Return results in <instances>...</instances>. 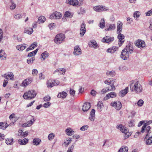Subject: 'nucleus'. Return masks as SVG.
I'll return each mask as SVG.
<instances>
[{"label": "nucleus", "instance_id": "8fccbe9b", "mask_svg": "<svg viewBox=\"0 0 152 152\" xmlns=\"http://www.w3.org/2000/svg\"><path fill=\"white\" fill-rule=\"evenodd\" d=\"M115 75V72L114 71H107L106 72V75L107 76L110 75L111 77H113Z\"/></svg>", "mask_w": 152, "mask_h": 152}, {"label": "nucleus", "instance_id": "49530a36", "mask_svg": "<svg viewBox=\"0 0 152 152\" xmlns=\"http://www.w3.org/2000/svg\"><path fill=\"white\" fill-rule=\"evenodd\" d=\"M38 50V49H37L34 51L29 53L28 54V57H30L35 55L37 52Z\"/></svg>", "mask_w": 152, "mask_h": 152}, {"label": "nucleus", "instance_id": "79ce46f5", "mask_svg": "<svg viewBox=\"0 0 152 152\" xmlns=\"http://www.w3.org/2000/svg\"><path fill=\"white\" fill-rule=\"evenodd\" d=\"M65 69L64 68L58 69H57L55 71H54V73H55L56 72H58L59 73H60V74H61V72H62V74L64 75L65 74Z\"/></svg>", "mask_w": 152, "mask_h": 152}, {"label": "nucleus", "instance_id": "3c124183", "mask_svg": "<svg viewBox=\"0 0 152 152\" xmlns=\"http://www.w3.org/2000/svg\"><path fill=\"white\" fill-rule=\"evenodd\" d=\"M48 53H47L46 51L44 52L42 54L41 57L43 59V60H44L46 57L48 56Z\"/></svg>", "mask_w": 152, "mask_h": 152}, {"label": "nucleus", "instance_id": "7c9ffc66", "mask_svg": "<svg viewBox=\"0 0 152 152\" xmlns=\"http://www.w3.org/2000/svg\"><path fill=\"white\" fill-rule=\"evenodd\" d=\"M118 48L116 47H113L112 48H108L107 50V52L108 53H114L117 49Z\"/></svg>", "mask_w": 152, "mask_h": 152}, {"label": "nucleus", "instance_id": "473e14b6", "mask_svg": "<svg viewBox=\"0 0 152 152\" xmlns=\"http://www.w3.org/2000/svg\"><path fill=\"white\" fill-rule=\"evenodd\" d=\"M4 77L6 79H8L9 78H10L11 80L13 79L14 75L12 72H10V74L7 75L6 74L4 75Z\"/></svg>", "mask_w": 152, "mask_h": 152}, {"label": "nucleus", "instance_id": "c03bdc74", "mask_svg": "<svg viewBox=\"0 0 152 152\" xmlns=\"http://www.w3.org/2000/svg\"><path fill=\"white\" fill-rule=\"evenodd\" d=\"M103 107V104L102 102V101L99 102L97 105V107L98 110L99 111H101L102 108Z\"/></svg>", "mask_w": 152, "mask_h": 152}, {"label": "nucleus", "instance_id": "603ef678", "mask_svg": "<svg viewBox=\"0 0 152 152\" xmlns=\"http://www.w3.org/2000/svg\"><path fill=\"white\" fill-rule=\"evenodd\" d=\"M13 138L11 139H7L6 140V143L8 145H11L13 144Z\"/></svg>", "mask_w": 152, "mask_h": 152}, {"label": "nucleus", "instance_id": "f8f14e48", "mask_svg": "<svg viewBox=\"0 0 152 152\" xmlns=\"http://www.w3.org/2000/svg\"><path fill=\"white\" fill-rule=\"evenodd\" d=\"M114 40V38L113 37H111L109 36H106L103 38L102 41L103 42L107 43L113 41Z\"/></svg>", "mask_w": 152, "mask_h": 152}, {"label": "nucleus", "instance_id": "338daca9", "mask_svg": "<svg viewBox=\"0 0 152 152\" xmlns=\"http://www.w3.org/2000/svg\"><path fill=\"white\" fill-rule=\"evenodd\" d=\"M16 7V5L13 3H12L10 7V8L11 10L14 9Z\"/></svg>", "mask_w": 152, "mask_h": 152}, {"label": "nucleus", "instance_id": "e2e57ef3", "mask_svg": "<svg viewBox=\"0 0 152 152\" xmlns=\"http://www.w3.org/2000/svg\"><path fill=\"white\" fill-rule=\"evenodd\" d=\"M50 99V97L49 96H47L43 98V100L44 101L48 102L49 101Z\"/></svg>", "mask_w": 152, "mask_h": 152}, {"label": "nucleus", "instance_id": "052dcab7", "mask_svg": "<svg viewBox=\"0 0 152 152\" xmlns=\"http://www.w3.org/2000/svg\"><path fill=\"white\" fill-rule=\"evenodd\" d=\"M144 103V102L141 99L139 100L137 102V104L138 106H141Z\"/></svg>", "mask_w": 152, "mask_h": 152}, {"label": "nucleus", "instance_id": "aec40b11", "mask_svg": "<svg viewBox=\"0 0 152 152\" xmlns=\"http://www.w3.org/2000/svg\"><path fill=\"white\" fill-rule=\"evenodd\" d=\"M136 46L138 48H143L145 47V42L142 40H138L136 44Z\"/></svg>", "mask_w": 152, "mask_h": 152}, {"label": "nucleus", "instance_id": "4468645a", "mask_svg": "<svg viewBox=\"0 0 152 152\" xmlns=\"http://www.w3.org/2000/svg\"><path fill=\"white\" fill-rule=\"evenodd\" d=\"M82 53L81 50L79 46H76L74 47L73 53L75 55H79Z\"/></svg>", "mask_w": 152, "mask_h": 152}, {"label": "nucleus", "instance_id": "2f4dec72", "mask_svg": "<svg viewBox=\"0 0 152 152\" xmlns=\"http://www.w3.org/2000/svg\"><path fill=\"white\" fill-rule=\"evenodd\" d=\"M41 142V140L37 138H34L33 141V145H39Z\"/></svg>", "mask_w": 152, "mask_h": 152}, {"label": "nucleus", "instance_id": "4d7b16f0", "mask_svg": "<svg viewBox=\"0 0 152 152\" xmlns=\"http://www.w3.org/2000/svg\"><path fill=\"white\" fill-rule=\"evenodd\" d=\"M22 15L20 14H18L15 15L14 18L17 20H19L22 18Z\"/></svg>", "mask_w": 152, "mask_h": 152}, {"label": "nucleus", "instance_id": "b1692460", "mask_svg": "<svg viewBox=\"0 0 152 152\" xmlns=\"http://www.w3.org/2000/svg\"><path fill=\"white\" fill-rule=\"evenodd\" d=\"M95 110L94 109H92L90 112V116L89 117V119L91 121H94L95 118Z\"/></svg>", "mask_w": 152, "mask_h": 152}, {"label": "nucleus", "instance_id": "4be33fe9", "mask_svg": "<svg viewBox=\"0 0 152 152\" xmlns=\"http://www.w3.org/2000/svg\"><path fill=\"white\" fill-rule=\"evenodd\" d=\"M28 140L27 138H25L24 139L22 140L19 139L18 142L20 145H25L27 144L28 142Z\"/></svg>", "mask_w": 152, "mask_h": 152}, {"label": "nucleus", "instance_id": "72a5a7b5", "mask_svg": "<svg viewBox=\"0 0 152 152\" xmlns=\"http://www.w3.org/2000/svg\"><path fill=\"white\" fill-rule=\"evenodd\" d=\"M37 42H34L33 44H32L28 47L26 49V51H28L29 50L33 49L35 47L37 46Z\"/></svg>", "mask_w": 152, "mask_h": 152}, {"label": "nucleus", "instance_id": "774afa93", "mask_svg": "<svg viewBox=\"0 0 152 152\" xmlns=\"http://www.w3.org/2000/svg\"><path fill=\"white\" fill-rule=\"evenodd\" d=\"M74 146L73 145H72L70 147H69L68 151L66 152H72V150L74 148Z\"/></svg>", "mask_w": 152, "mask_h": 152}, {"label": "nucleus", "instance_id": "bb28decb", "mask_svg": "<svg viewBox=\"0 0 152 152\" xmlns=\"http://www.w3.org/2000/svg\"><path fill=\"white\" fill-rule=\"evenodd\" d=\"M66 134L68 136H71L74 133V131L70 128H67L65 130Z\"/></svg>", "mask_w": 152, "mask_h": 152}, {"label": "nucleus", "instance_id": "bf43d9fd", "mask_svg": "<svg viewBox=\"0 0 152 152\" xmlns=\"http://www.w3.org/2000/svg\"><path fill=\"white\" fill-rule=\"evenodd\" d=\"M38 73V71L37 69H34L32 70V73L33 76L37 75Z\"/></svg>", "mask_w": 152, "mask_h": 152}, {"label": "nucleus", "instance_id": "39448f33", "mask_svg": "<svg viewBox=\"0 0 152 152\" xmlns=\"http://www.w3.org/2000/svg\"><path fill=\"white\" fill-rule=\"evenodd\" d=\"M60 84V82L58 80H50L47 82V86L48 88H50L53 86L58 85Z\"/></svg>", "mask_w": 152, "mask_h": 152}, {"label": "nucleus", "instance_id": "680f3d73", "mask_svg": "<svg viewBox=\"0 0 152 152\" xmlns=\"http://www.w3.org/2000/svg\"><path fill=\"white\" fill-rule=\"evenodd\" d=\"M88 128V126L87 125L83 126L80 128V130L82 131H85Z\"/></svg>", "mask_w": 152, "mask_h": 152}, {"label": "nucleus", "instance_id": "20e7f679", "mask_svg": "<svg viewBox=\"0 0 152 152\" xmlns=\"http://www.w3.org/2000/svg\"><path fill=\"white\" fill-rule=\"evenodd\" d=\"M65 38V36L64 34H60L56 36L54 39V42L56 44H59L62 42Z\"/></svg>", "mask_w": 152, "mask_h": 152}, {"label": "nucleus", "instance_id": "a211bd4d", "mask_svg": "<svg viewBox=\"0 0 152 152\" xmlns=\"http://www.w3.org/2000/svg\"><path fill=\"white\" fill-rule=\"evenodd\" d=\"M90 103L86 102L84 103L83 106L82 110L84 112L87 111L91 107Z\"/></svg>", "mask_w": 152, "mask_h": 152}, {"label": "nucleus", "instance_id": "de8ad7c7", "mask_svg": "<svg viewBox=\"0 0 152 152\" xmlns=\"http://www.w3.org/2000/svg\"><path fill=\"white\" fill-rule=\"evenodd\" d=\"M115 25L114 24L110 25L109 27L107 28L106 29V31H111L113 30L115 28Z\"/></svg>", "mask_w": 152, "mask_h": 152}, {"label": "nucleus", "instance_id": "c756f323", "mask_svg": "<svg viewBox=\"0 0 152 152\" xmlns=\"http://www.w3.org/2000/svg\"><path fill=\"white\" fill-rule=\"evenodd\" d=\"M67 95V93L64 91H63L62 92L59 93L57 95V97L58 98H65Z\"/></svg>", "mask_w": 152, "mask_h": 152}, {"label": "nucleus", "instance_id": "6e6d98bb", "mask_svg": "<svg viewBox=\"0 0 152 152\" xmlns=\"http://www.w3.org/2000/svg\"><path fill=\"white\" fill-rule=\"evenodd\" d=\"M54 135L53 133H51L49 134L48 138L49 140H51L54 138Z\"/></svg>", "mask_w": 152, "mask_h": 152}, {"label": "nucleus", "instance_id": "f3484780", "mask_svg": "<svg viewBox=\"0 0 152 152\" xmlns=\"http://www.w3.org/2000/svg\"><path fill=\"white\" fill-rule=\"evenodd\" d=\"M32 78L31 77H30L28 79L24 80L22 84L24 86L26 87L27 85L30 84L32 81Z\"/></svg>", "mask_w": 152, "mask_h": 152}, {"label": "nucleus", "instance_id": "c9c22d12", "mask_svg": "<svg viewBox=\"0 0 152 152\" xmlns=\"http://www.w3.org/2000/svg\"><path fill=\"white\" fill-rule=\"evenodd\" d=\"M128 148L127 146H122L118 152H128Z\"/></svg>", "mask_w": 152, "mask_h": 152}, {"label": "nucleus", "instance_id": "412c9836", "mask_svg": "<svg viewBox=\"0 0 152 152\" xmlns=\"http://www.w3.org/2000/svg\"><path fill=\"white\" fill-rule=\"evenodd\" d=\"M128 92V88L126 87L124 90L121 91L119 93V96L121 97H124Z\"/></svg>", "mask_w": 152, "mask_h": 152}, {"label": "nucleus", "instance_id": "0eeeda50", "mask_svg": "<svg viewBox=\"0 0 152 152\" xmlns=\"http://www.w3.org/2000/svg\"><path fill=\"white\" fill-rule=\"evenodd\" d=\"M111 105L113 107L117 110H119L121 108L122 105L121 103L119 101H116L114 102H112L111 103Z\"/></svg>", "mask_w": 152, "mask_h": 152}, {"label": "nucleus", "instance_id": "2eb2a0df", "mask_svg": "<svg viewBox=\"0 0 152 152\" xmlns=\"http://www.w3.org/2000/svg\"><path fill=\"white\" fill-rule=\"evenodd\" d=\"M112 86L110 89L108 88V91H113L115 89V86L118 85V83L117 82L116 80L112 79Z\"/></svg>", "mask_w": 152, "mask_h": 152}, {"label": "nucleus", "instance_id": "09e8293b", "mask_svg": "<svg viewBox=\"0 0 152 152\" xmlns=\"http://www.w3.org/2000/svg\"><path fill=\"white\" fill-rule=\"evenodd\" d=\"M145 144L147 145H150L152 144V136L146 140Z\"/></svg>", "mask_w": 152, "mask_h": 152}, {"label": "nucleus", "instance_id": "c85d7f7f", "mask_svg": "<svg viewBox=\"0 0 152 152\" xmlns=\"http://www.w3.org/2000/svg\"><path fill=\"white\" fill-rule=\"evenodd\" d=\"M88 45L90 47H93L94 48H96L98 46L96 42L94 40L91 41L89 42Z\"/></svg>", "mask_w": 152, "mask_h": 152}, {"label": "nucleus", "instance_id": "6e6552de", "mask_svg": "<svg viewBox=\"0 0 152 152\" xmlns=\"http://www.w3.org/2000/svg\"><path fill=\"white\" fill-rule=\"evenodd\" d=\"M118 38L119 40L118 45L121 46L124 42V34L120 33H118Z\"/></svg>", "mask_w": 152, "mask_h": 152}, {"label": "nucleus", "instance_id": "0e129e2a", "mask_svg": "<svg viewBox=\"0 0 152 152\" xmlns=\"http://www.w3.org/2000/svg\"><path fill=\"white\" fill-rule=\"evenodd\" d=\"M119 69L121 71H124L127 69V67L124 66H121L119 67Z\"/></svg>", "mask_w": 152, "mask_h": 152}, {"label": "nucleus", "instance_id": "e433bc0d", "mask_svg": "<svg viewBox=\"0 0 152 152\" xmlns=\"http://www.w3.org/2000/svg\"><path fill=\"white\" fill-rule=\"evenodd\" d=\"M8 125L7 123L4 124L2 122H0V129L3 130L5 129L8 126Z\"/></svg>", "mask_w": 152, "mask_h": 152}, {"label": "nucleus", "instance_id": "393cba45", "mask_svg": "<svg viewBox=\"0 0 152 152\" xmlns=\"http://www.w3.org/2000/svg\"><path fill=\"white\" fill-rule=\"evenodd\" d=\"M152 123V121L151 120H150L148 121L147 122L145 123L143 126L142 127V128L141 130V132L142 133H143L145 132V130L146 128V127L150 124H151Z\"/></svg>", "mask_w": 152, "mask_h": 152}, {"label": "nucleus", "instance_id": "58836bf2", "mask_svg": "<svg viewBox=\"0 0 152 152\" xmlns=\"http://www.w3.org/2000/svg\"><path fill=\"white\" fill-rule=\"evenodd\" d=\"M33 31V30L32 28H29L28 29L25 28L24 31V33L28 34H31Z\"/></svg>", "mask_w": 152, "mask_h": 152}, {"label": "nucleus", "instance_id": "69168bd1", "mask_svg": "<svg viewBox=\"0 0 152 152\" xmlns=\"http://www.w3.org/2000/svg\"><path fill=\"white\" fill-rule=\"evenodd\" d=\"M145 14L147 16H149L152 15V9L148 12L145 13Z\"/></svg>", "mask_w": 152, "mask_h": 152}, {"label": "nucleus", "instance_id": "4c0bfd02", "mask_svg": "<svg viewBox=\"0 0 152 152\" xmlns=\"http://www.w3.org/2000/svg\"><path fill=\"white\" fill-rule=\"evenodd\" d=\"M105 22L104 18L102 19L99 24V26L102 28H103L105 26Z\"/></svg>", "mask_w": 152, "mask_h": 152}, {"label": "nucleus", "instance_id": "37998d69", "mask_svg": "<svg viewBox=\"0 0 152 152\" xmlns=\"http://www.w3.org/2000/svg\"><path fill=\"white\" fill-rule=\"evenodd\" d=\"M55 15V19H59L61 18L62 16V15L59 12H54Z\"/></svg>", "mask_w": 152, "mask_h": 152}, {"label": "nucleus", "instance_id": "5701e85b", "mask_svg": "<svg viewBox=\"0 0 152 152\" xmlns=\"http://www.w3.org/2000/svg\"><path fill=\"white\" fill-rule=\"evenodd\" d=\"M35 121V119L33 118L30 121H28L27 123L23 124L22 125V126L23 127L30 126L32 125Z\"/></svg>", "mask_w": 152, "mask_h": 152}, {"label": "nucleus", "instance_id": "a878e982", "mask_svg": "<svg viewBox=\"0 0 152 152\" xmlns=\"http://www.w3.org/2000/svg\"><path fill=\"white\" fill-rule=\"evenodd\" d=\"M151 127L150 126H148L146 127L145 131H146L145 132L146 133L145 137L144 138V139L147 138L150 135V134L151 133L150 129Z\"/></svg>", "mask_w": 152, "mask_h": 152}, {"label": "nucleus", "instance_id": "ea45409f", "mask_svg": "<svg viewBox=\"0 0 152 152\" xmlns=\"http://www.w3.org/2000/svg\"><path fill=\"white\" fill-rule=\"evenodd\" d=\"M6 55L4 53V51L3 50H1L0 51V57L2 58V59H5L6 58Z\"/></svg>", "mask_w": 152, "mask_h": 152}, {"label": "nucleus", "instance_id": "cd10ccee", "mask_svg": "<svg viewBox=\"0 0 152 152\" xmlns=\"http://www.w3.org/2000/svg\"><path fill=\"white\" fill-rule=\"evenodd\" d=\"M26 44H23V45H17L16 46V48L19 51H22L25 49L26 47Z\"/></svg>", "mask_w": 152, "mask_h": 152}, {"label": "nucleus", "instance_id": "dca6fc26", "mask_svg": "<svg viewBox=\"0 0 152 152\" xmlns=\"http://www.w3.org/2000/svg\"><path fill=\"white\" fill-rule=\"evenodd\" d=\"M122 23L120 21H118L117 23V33H119L121 32L122 30Z\"/></svg>", "mask_w": 152, "mask_h": 152}, {"label": "nucleus", "instance_id": "1a4fd4ad", "mask_svg": "<svg viewBox=\"0 0 152 152\" xmlns=\"http://www.w3.org/2000/svg\"><path fill=\"white\" fill-rule=\"evenodd\" d=\"M129 53L124 49L122 51L121 55V57L123 60H127L129 57Z\"/></svg>", "mask_w": 152, "mask_h": 152}, {"label": "nucleus", "instance_id": "f03ea898", "mask_svg": "<svg viewBox=\"0 0 152 152\" xmlns=\"http://www.w3.org/2000/svg\"><path fill=\"white\" fill-rule=\"evenodd\" d=\"M37 93L34 90H30L25 93L23 95V97L25 99H31L34 98Z\"/></svg>", "mask_w": 152, "mask_h": 152}, {"label": "nucleus", "instance_id": "f704fd0d", "mask_svg": "<svg viewBox=\"0 0 152 152\" xmlns=\"http://www.w3.org/2000/svg\"><path fill=\"white\" fill-rule=\"evenodd\" d=\"M72 138H68L65 140L64 143L65 144V146H68L69 144L72 141Z\"/></svg>", "mask_w": 152, "mask_h": 152}, {"label": "nucleus", "instance_id": "ddd939ff", "mask_svg": "<svg viewBox=\"0 0 152 152\" xmlns=\"http://www.w3.org/2000/svg\"><path fill=\"white\" fill-rule=\"evenodd\" d=\"M86 24L83 23L80 26V35L81 36H83L86 32Z\"/></svg>", "mask_w": 152, "mask_h": 152}, {"label": "nucleus", "instance_id": "6ab92c4d", "mask_svg": "<svg viewBox=\"0 0 152 152\" xmlns=\"http://www.w3.org/2000/svg\"><path fill=\"white\" fill-rule=\"evenodd\" d=\"M66 2L70 5L76 6L78 4L79 2L78 0H66Z\"/></svg>", "mask_w": 152, "mask_h": 152}, {"label": "nucleus", "instance_id": "f257e3e1", "mask_svg": "<svg viewBox=\"0 0 152 152\" xmlns=\"http://www.w3.org/2000/svg\"><path fill=\"white\" fill-rule=\"evenodd\" d=\"M130 87L132 91H135L136 93L139 94L142 90V88L139 81L134 82L130 84Z\"/></svg>", "mask_w": 152, "mask_h": 152}, {"label": "nucleus", "instance_id": "9b49d317", "mask_svg": "<svg viewBox=\"0 0 152 152\" xmlns=\"http://www.w3.org/2000/svg\"><path fill=\"white\" fill-rule=\"evenodd\" d=\"M117 94L115 92H112L107 94L105 97L104 98V100H106L110 98H115Z\"/></svg>", "mask_w": 152, "mask_h": 152}, {"label": "nucleus", "instance_id": "9d476101", "mask_svg": "<svg viewBox=\"0 0 152 152\" xmlns=\"http://www.w3.org/2000/svg\"><path fill=\"white\" fill-rule=\"evenodd\" d=\"M124 49L129 54L132 53L134 50L133 48L130 43H129Z\"/></svg>", "mask_w": 152, "mask_h": 152}, {"label": "nucleus", "instance_id": "13d9d810", "mask_svg": "<svg viewBox=\"0 0 152 152\" xmlns=\"http://www.w3.org/2000/svg\"><path fill=\"white\" fill-rule=\"evenodd\" d=\"M75 91L72 88H70L69 91V94L70 95L74 96L75 94Z\"/></svg>", "mask_w": 152, "mask_h": 152}, {"label": "nucleus", "instance_id": "864d4df0", "mask_svg": "<svg viewBox=\"0 0 152 152\" xmlns=\"http://www.w3.org/2000/svg\"><path fill=\"white\" fill-rule=\"evenodd\" d=\"M140 13L138 11L134 12L133 15L134 18H136V19L138 18L140 16Z\"/></svg>", "mask_w": 152, "mask_h": 152}, {"label": "nucleus", "instance_id": "a19ab883", "mask_svg": "<svg viewBox=\"0 0 152 152\" xmlns=\"http://www.w3.org/2000/svg\"><path fill=\"white\" fill-rule=\"evenodd\" d=\"M45 20V17L43 16H41L39 17L38 20L37 22L39 23H40L44 22Z\"/></svg>", "mask_w": 152, "mask_h": 152}, {"label": "nucleus", "instance_id": "7ed1b4c3", "mask_svg": "<svg viewBox=\"0 0 152 152\" xmlns=\"http://www.w3.org/2000/svg\"><path fill=\"white\" fill-rule=\"evenodd\" d=\"M117 128L125 134V139L128 138L131 135L130 133L128 132V131L127 130L126 128L124 126L122 125V124H119L117 126Z\"/></svg>", "mask_w": 152, "mask_h": 152}, {"label": "nucleus", "instance_id": "423d86ee", "mask_svg": "<svg viewBox=\"0 0 152 152\" xmlns=\"http://www.w3.org/2000/svg\"><path fill=\"white\" fill-rule=\"evenodd\" d=\"M94 10L96 12H100L102 11H106L108 9L104 6L99 5L93 7Z\"/></svg>", "mask_w": 152, "mask_h": 152}, {"label": "nucleus", "instance_id": "a18cd8bd", "mask_svg": "<svg viewBox=\"0 0 152 152\" xmlns=\"http://www.w3.org/2000/svg\"><path fill=\"white\" fill-rule=\"evenodd\" d=\"M104 83L106 84L110 85L112 88V79H108L104 81Z\"/></svg>", "mask_w": 152, "mask_h": 152}, {"label": "nucleus", "instance_id": "5fc2aeb1", "mask_svg": "<svg viewBox=\"0 0 152 152\" xmlns=\"http://www.w3.org/2000/svg\"><path fill=\"white\" fill-rule=\"evenodd\" d=\"M35 58L34 57L28 58L27 60V62L28 64H32Z\"/></svg>", "mask_w": 152, "mask_h": 152}]
</instances>
